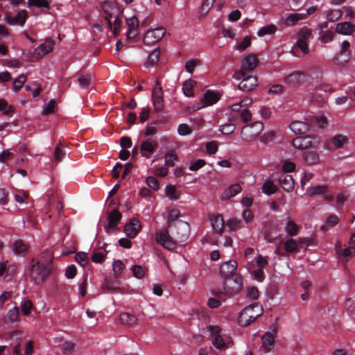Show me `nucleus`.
<instances>
[{
	"label": "nucleus",
	"mask_w": 355,
	"mask_h": 355,
	"mask_svg": "<svg viewBox=\"0 0 355 355\" xmlns=\"http://www.w3.org/2000/svg\"><path fill=\"white\" fill-rule=\"evenodd\" d=\"M277 329L274 328L273 331H266L261 337L262 347L264 352H270L274 347L275 334Z\"/></svg>",
	"instance_id": "f3484780"
},
{
	"label": "nucleus",
	"mask_w": 355,
	"mask_h": 355,
	"mask_svg": "<svg viewBox=\"0 0 355 355\" xmlns=\"http://www.w3.org/2000/svg\"><path fill=\"white\" fill-rule=\"evenodd\" d=\"M290 129L295 135H303L309 131V125L302 121H294L291 123Z\"/></svg>",
	"instance_id": "5701e85b"
},
{
	"label": "nucleus",
	"mask_w": 355,
	"mask_h": 355,
	"mask_svg": "<svg viewBox=\"0 0 355 355\" xmlns=\"http://www.w3.org/2000/svg\"><path fill=\"white\" fill-rule=\"evenodd\" d=\"M241 277L239 275H236L224 280L223 290L216 291L214 294L219 298L221 297L223 294L232 295L237 293L241 290Z\"/></svg>",
	"instance_id": "20e7f679"
},
{
	"label": "nucleus",
	"mask_w": 355,
	"mask_h": 355,
	"mask_svg": "<svg viewBox=\"0 0 355 355\" xmlns=\"http://www.w3.org/2000/svg\"><path fill=\"white\" fill-rule=\"evenodd\" d=\"M234 78L237 80H241L238 87L242 91H251L257 85V77L253 76H246L243 71L235 75Z\"/></svg>",
	"instance_id": "6e6552de"
},
{
	"label": "nucleus",
	"mask_w": 355,
	"mask_h": 355,
	"mask_svg": "<svg viewBox=\"0 0 355 355\" xmlns=\"http://www.w3.org/2000/svg\"><path fill=\"white\" fill-rule=\"evenodd\" d=\"M303 159L307 164H314L319 161V155L315 151L307 150L303 153Z\"/></svg>",
	"instance_id": "7c9ffc66"
},
{
	"label": "nucleus",
	"mask_w": 355,
	"mask_h": 355,
	"mask_svg": "<svg viewBox=\"0 0 355 355\" xmlns=\"http://www.w3.org/2000/svg\"><path fill=\"white\" fill-rule=\"evenodd\" d=\"M20 306L21 309V312L24 315H30L33 308L32 302L29 299L26 297L22 298L20 303Z\"/></svg>",
	"instance_id": "4c0bfd02"
},
{
	"label": "nucleus",
	"mask_w": 355,
	"mask_h": 355,
	"mask_svg": "<svg viewBox=\"0 0 355 355\" xmlns=\"http://www.w3.org/2000/svg\"><path fill=\"white\" fill-rule=\"evenodd\" d=\"M261 190L263 193L270 196L276 191V187L272 182L266 181L263 183Z\"/></svg>",
	"instance_id": "49530a36"
},
{
	"label": "nucleus",
	"mask_w": 355,
	"mask_h": 355,
	"mask_svg": "<svg viewBox=\"0 0 355 355\" xmlns=\"http://www.w3.org/2000/svg\"><path fill=\"white\" fill-rule=\"evenodd\" d=\"M76 261L82 266H85L88 261L87 254L86 252H80L76 254Z\"/></svg>",
	"instance_id": "13d9d810"
},
{
	"label": "nucleus",
	"mask_w": 355,
	"mask_h": 355,
	"mask_svg": "<svg viewBox=\"0 0 355 355\" xmlns=\"http://www.w3.org/2000/svg\"><path fill=\"white\" fill-rule=\"evenodd\" d=\"M178 132L181 136H185L191 134V130L187 124L181 123L178 128Z\"/></svg>",
	"instance_id": "052dcab7"
},
{
	"label": "nucleus",
	"mask_w": 355,
	"mask_h": 355,
	"mask_svg": "<svg viewBox=\"0 0 355 355\" xmlns=\"http://www.w3.org/2000/svg\"><path fill=\"white\" fill-rule=\"evenodd\" d=\"M62 145L60 142L55 147L54 152V159L57 162H60L65 156L66 153L62 149Z\"/></svg>",
	"instance_id": "09e8293b"
},
{
	"label": "nucleus",
	"mask_w": 355,
	"mask_h": 355,
	"mask_svg": "<svg viewBox=\"0 0 355 355\" xmlns=\"http://www.w3.org/2000/svg\"><path fill=\"white\" fill-rule=\"evenodd\" d=\"M263 311L257 303L245 306L240 313L238 322L241 327H247L262 315Z\"/></svg>",
	"instance_id": "7ed1b4c3"
},
{
	"label": "nucleus",
	"mask_w": 355,
	"mask_h": 355,
	"mask_svg": "<svg viewBox=\"0 0 355 355\" xmlns=\"http://www.w3.org/2000/svg\"><path fill=\"white\" fill-rule=\"evenodd\" d=\"M279 183L286 191H290L294 187V181L292 176L288 174L282 175L279 178Z\"/></svg>",
	"instance_id": "bb28decb"
},
{
	"label": "nucleus",
	"mask_w": 355,
	"mask_h": 355,
	"mask_svg": "<svg viewBox=\"0 0 355 355\" xmlns=\"http://www.w3.org/2000/svg\"><path fill=\"white\" fill-rule=\"evenodd\" d=\"M277 30L276 26L274 24H269L261 28H260L257 34L260 37L265 36L266 35H271L274 34Z\"/></svg>",
	"instance_id": "c03bdc74"
},
{
	"label": "nucleus",
	"mask_w": 355,
	"mask_h": 355,
	"mask_svg": "<svg viewBox=\"0 0 355 355\" xmlns=\"http://www.w3.org/2000/svg\"><path fill=\"white\" fill-rule=\"evenodd\" d=\"M342 15V12L340 10H333L328 12L327 19L330 21H335L338 20Z\"/></svg>",
	"instance_id": "bf43d9fd"
},
{
	"label": "nucleus",
	"mask_w": 355,
	"mask_h": 355,
	"mask_svg": "<svg viewBox=\"0 0 355 355\" xmlns=\"http://www.w3.org/2000/svg\"><path fill=\"white\" fill-rule=\"evenodd\" d=\"M26 20V12L25 10L19 11L15 16L6 15L5 16V21L12 26H24Z\"/></svg>",
	"instance_id": "412c9836"
},
{
	"label": "nucleus",
	"mask_w": 355,
	"mask_h": 355,
	"mask_svg": "<svg viewBox=\"0 0 355 355\" xmlns=\"http://www.w3.org/2000/svg\"><path fill=\"white\" fill-rule=\"evenodd\" d=\"M327 191L328 189L326 185H317L311 187L307 189V192L310 196L326 194Z\"/></svg>",
	"instance_id": "58836bf2"
},
{
	"label": "nucleus",
	"mask_w": 355,
	"mask_h": 355,
	"mask_svg": "<svg viewBox=\"0 0 355 355\" xmlns=\"http://www.w3.org/2000/svg\"><path fill=\"white\" fill-rule=\"evenodd\" d=\"M54 46L55 41L52 38L49 37L35 49V53L39 57H42L52 51Z\"/></svg>",
	"instance_id": "4be33fe9"
},
{
	"label": "nucleus",
	"mask_w": 355,
	"mask_h": 355,
	"mask_svg": "<svg viewBox=\"0 0 355 355\" xmlns=\"http://www.w3.org/2000/svg\"><path fill=\"white\" fill-rule=\"evenodd\" d=\"M350 44L345 40L341 43L338 52L334 56L333 61L337 65H345L351 58V51L349 50Z\"/></svg>",
	"instance_id": "0eeeda50"
},
{
	"label": "nucleus",
	"mask_w": 355,
	"mask_h": 355,
	"mask_svg": "<svg viewBox=\"0 0 355 355\" xmlns=\"http://www.w3.org/2000/svg\"><path fill=\"white\" fill-rule=\"evenodd\" d=\"M196 82L193 80H187L182 84V91L184 94L187 97H191L193 96V87L196 85Z\"/></svg>",
	"instance_id": "2f4dec72"
},
{
	"label": "nucleus",
	"mask_w": 355,
	"mask_h": 355,
	"mask_svg": "<svg viewBox=\"0 0 355 355\" xmlns=\"http://www.w3.org/2000/svg\"><path fill=\"white\" fill-rule=\"evenodd\" d=\"M140 229V222L136 218H132L125 225L124 232L129 238L133 239L137 236Z\"/></svg>",
	"instance_id": "a211bd4d"
},
{
	"label": "nucleus",
	"mask_w": 355,
	"mask_h": 355,
	"mask_svg": "<svg viewBox=\"0 0 355 355\" xmlns=\"http://www.w3.org/2000/svg\"><path fill=\"white\" fill-rule=\"evenodd\" d=\"M101 8L105 15V19L110 28H112L111 18L117 15L118 9L111 3L105 1L101 4Z\"/></svg>",
	"instance_id": "dca6fc26"
},
{
	"label": "nucleus",
	"mask_w": 355,
	"mask_h": 355,
	"mask_svg": "<svg viewBox=\"0 0 355 355\" xmlns=\"http://www.w3.org/2000/svg\"><path fill=\"white\" fill-rule=\"evenodd\" d=\"M120 322L123 324L133 325L137 322V318L130 313H123L119 316Z\"/></svg>",
	"instance_id": "e433bc0d"
},
{
	"label": "nucleus",
	"mask_w": 355,
	"mask_h": 355,
	"mask_svg": "<svg viewBox=\"0 0 355 355\" xmlns=\"http://www.w3.org/2000/svg\"><path fill=\"white\" fill-rule=\"evenodd\" d=\"M164 163L167 166H173L178 159V156L173 150L168 151L164 155Z\"/></svg>",
	"instance_id": "ea45409f"
},
{
	"label": "nucleus",
	"mask_w": 355,
	"mask_h": 355,
	"mask_svg": "<svg viewBox=\"0 0 355 355\" xmlns=\"http://www.w3.org/2000/svg\"><path fill=\"white\" fill-rule=\"evenodd\" d=\"M121 285L118 282L114 281L112 278L107 277L105 279L103 288L105 290L106 292L117 290L120 288Z\"/></svg>",
	"instance_id": "72a5a7b5"
},
{
	"label": "nucleus",
	"mask_w": 355,
	"mask_h": 355,
	"mask_svg": "<svg viewBox=\"0 0 355 355\" xmlns=\"http://www.w3.org/2000/svg\"><path fill=\"white\" fill-rule=\"evenodd\" d=\"M134 277L137 279H141L144 275V268L139 265H135L131 268Z\"/></svg>",
	"instance_id": "4d7b16f0"
},
{
	"label": "nucleus",
	"mask_w": 355,
	"mask_h": 355,
	"mask_svg": "<svg viewBox=\"0 0 355 355\" xmlns=\"http://www.w3.org/2000/svg\"><path fill=\"white\" fill-rule=\"evenodd\" d=\"M166 195L171 200H177L178 198V194L177 193L176 189L173 185H167L165 189Z\"/></svg>",
	"instance_id": "6e6d98bb"
},
{
	"label": "nucleus",
	"mask_w": 355,
	"mask_h": 355,
	"mask_svg": "<svg viewBox=\"0 0 355 355\" xmlns=\"http://www.w3.org/2000/svg\"><path fill=\"white\" fill-rule=\"evenodd\" d=\"M306 17V14L304 13H290L284 19V24L286 26H293L296 24L300 20L304 19Z\"/></svg>",
	"instance_id": "c85d7f7f"
},
{
	"label": "nucleus",
	"mask_w": 355,
	"mask_h": 355,
	"mask_svg": "<svg viewBox=\"0 0 355 355\" xmlns=\"http://www.w3.org/2000/svg\"><path fill=\"white\" fill-rule=\"evenodd\" d=\"M28 3L31 6L44 8L48 10L50 8L49 3L47 0H28Z\"/></svg>",
	"instance_id": "8fccbe9b"
},
{
	"label": "nucleus",
	"mask_w": 355,
	"mask_h": 355,
	"mask_svg": "<svg viewBox=\"0 0 355 355\" xmlns=\"http://www.w3.org/2000/svg\"><path fill=\"white\" fill-rule=\"evenodd\" d=\"M12 249L16 254H21L26 251V245L21 241H16L13 243Z\"/></svg>",
	"instance_id": "864d4df0"
},
{
	"label": "nucleus",
	"mask_w": 355,
	"mask_h": 355,
	"mask_svg": "<svg viewBox=\"0 0 355 355\" xmlns=\"http://www.w3.org/2000/svg\"><path fill=\"white\" fill-rule=\"evenodd\" d=\"M263 129V125L259 121L245 125L241 131L242 139L246 141H252L262 132Z\"/></svg>",
	"instance_id": "39448f33"
},
{
	"label": "nucleus",
	"mask_w": 355,
	"mask_h": 355,
	"mask_svg": "<svg viewBox=\"0 0 355 355\" xmlns=\"http://www.w3.org/2000/svg\"><path fill=\"white\" fill-rule=\"evenodd\" d=\"M46 259H41L35 263L33 261L28 273L31 279L35 283L40 284L44 282L52 270V254L50 252L46 253Z\"/></svg>",
	"instance_id": "f03ea898"
},
{
	"label": "nucleus",
	"mask_w": 355,
	"mask_h": 355,
	"mask_svg": "<svg viewBox=\"0 0 355 355\" xmlns=\"http://www.w3.org/2000/svg\"><path fill=\"white\" fill-rule=\"evenodd\" d=\"M220 98V96L218 92L209 89L204 94L203 98L201 99L202 105H197L193 108V110H198L212 105L217 103Z\"/></svg>",
	"instance_id": "f8f14e48"
},
{
	"label": "nucleus",
	"mask_w": 355,
	"mask_h": 355,
	"mask_svg": "<svg viewBox=\"0 0 355 355\" xmlns=\"http://www.w3.org/2000/svg\"><path fill=\"white\" fill-rule=\"evenodd\" d=\"M113 271L116 277H118L124 269V264L121 260H115L112 263Z\"/></svg>",
	"instance_id": "603ef678"
},
{
	"label": "nucleus",
	"mask_w": 355,
	"mask_h": 355,
	"mask_svg": "<svg viewBox=\"0 0 355 355\" xmlns=\"http://www.w3.org/2000/svg\"><path fill=\"white\" fill-rule=\"evenodd\" d=\"M241 190V187L239 184H232L222 193L220 198L222 200H227L239 193Z\"/></svg>",
	"instance_id": "393cba45"
},
{
	"label": "nucleus",
	"mask_w": 355,
	"mask_h": 355,
	"mask_svg": "<svg viewBox=\"0 0 355 355\" xmlns=\"http://www.w3.org/2000/svg\"><path fill=\"white\" fill-rule=\"evenodd\" d=\"M152 102L154 109L159 112L164 108L163 91L160 83L157 80L152 91Z\"/></svg>",
	"instance_id": "9d476101"
},
{
	"label": "nucleus",
	"mask_w": 355,
	"mask_h": 355,
	"mask_svg": "<svg viewBox=\"0 0 355 355\" xmlns=\"http://www.w3.org/2000/svg\"><path fill=\"white\" fill-rule=\"evenodd\" d=\"M155 147L148 141H143L140 146V150L141 156L146 158H149L150 156L155 152Z\"/></svg>",
	"instance_id": "cd10ccee"
},
{
	"label": "nucleus",
	"mask_w": 355,
	"mask_h": 355,
	"mask_svg": "<svg viewBox=\"0 0 355 355\" xmlns=\"http://www.w3.org/2000/svg\"><path fill=\"white\" fill-rule=\"evenodd\" d=\"M299 49L303 53V55L307 54L309 53V44L306 41H302L301 40H297L296 43L293 45L292 47L291 52L294 55H296L295 49Z\"/></svg>",
	"instance_id": "473e14b6"
},
{
	"label": "nucleus",
	"mask_w": 355,
	"mask_h": 355,
	"mask_svg": "<svg viewBox=\"0 0 355 355\" xmlns=\"http://www.w3.org/2000/svg\"><path fill=\"white\" fill-rule=\"evenodd\" d=\"M19 308L15 306L12 309H10L7 313L8 321L10 323L19 322Z\"/></svg>",
	"instance_id": "a19ab883"
},
{
	"label": "nucleus",
	"mask_w": 355,
	"mask_h": 355,
	"mask_svg": "<svg viewBox=\"0 0 355 355\" xmlns=\"http://www.w3.org/2000/svg\"><path fill=\"white\" fill-rule=\"evenodd\" d=\"M165 33L166 31L163 27L148 30L144 34L143 42L147 46L154 45L164 37Z\"/></svg>",
	"instance_id": "1a4fd4ad"
},
{
	"label": "nucleus",
	"mask_w": 355,
	"mask_h": 355,
	"mask_svg": "<svg viewBox=\"0 0 355 355\" xmlns=\"http://www.w3.org/2000/svg\"><path fill=\"white\" fill-rule=\"evenodd\" d=\"M211 224L213 230L219 234H222L225 227L223 217L220 214L210 218Z\"/></svg>",
	"instance_id": "a878e982"
},
{
	"label": "nucleus",
	"mask_w": 355,
	"mask_h": 355,
	"mask_svg": "<svg viewBox=\"0 0 355 355\" xmlns=\"http://www.w3.org/2000/svg\"><path fill=\"white\" fill-rule=\"evenodd\" d=\"M305 74L302 72H293L284 78V83L289 87H295L304 82Z\"/></svg>",
	"instance_id": "aec40b11"
},
{
	"label": "nucleus",
	"mask_w": 355,
	"mask_h": 355,
	"mask_svg": "<svg viewBox=\"0 0 355 355\" xmlns=\"http://www.w3.org/2000/svg\"><path fill=\"white\" fill-rule=\"evenodd\" d=\"M241 221L238 219H231L227 221V225L231 231H236L241 227Z\"/></svg>",
	"instance_id": "69168bd1"
},
{
	"label": "nucleus",
	"mask_w": 355,
	"mask_h": 355,
	"mask_svg": "<svg viewBox=\"0 0 355 355\" xmlns=\"http://www.w3.org/2000/svg\"><path fill=\"white\" fill-rule=\"evenodd\" d=\"M105 254L102 252L95 251L92 255V261L94 263H100L104 261Z\"/></svg>",
	"instance_id": "338daca9"
},
{
	"label": "nucleus",
	"mask_w": 355,
	"mask_h": 355,
	"mask_svg": "<svg viewBox=\"0 0 355 355\" xmlns=\"http://www.w3.org/2000/svg\"><path fill=\"white\" fill-rule=\"evenodd\" d=\"M348 138L345 135H336L325 145L324 148L329 150L343 148L347 143Z\"/></svg>",
	"instance_id": "4468645a"
},
{
	"label": "nucleus",
	"mask_w": 355,
	"mask_h": 355,
	"mask_svg": "<svg viewBox=\"0 0 355 355\" xmlns=\"http://www.w3.org/2000/svg\"><path fill=\"white\" fill-rule=\"evenodd\" d=\"M235 128H236V127L234 124L226 123V124L220 125V131L223 134L229 135V134L232 133L234 131Z\"/></svg>",
	"instance_id": "680f3d73"
},
{
	"label": "nucleus",
	"mask_w": 355,
	"mask_h": 355,
	"mask_svg": "<svg viewBox=\"0 0 355 355\" xmlns=\"http://www.w3.org/2000/svg\"><path fill=\"white\" fill-rule=\"evenodd\" d=\"M78 81L80 87L87 88L92 82V76L90 74L80 75Z\"/></svg>",
	"instance_id": "79ce46f5"
},
{
	"label": "nucleus",
	"mask_w": 355,
	"mask_h": 355,
	"mask_svg": "<svg viewBox=\"0 0 355 355\" xmlns=\"http://www.w3.org/2000/svg\"><path fill=\"white\" fill-rule=\"evenodd\" d=\"M206 162L202 159H199L197 161L191 163L189 166V170L191 171H197L205 165Z\"/></svg>",
	"instance_id": "e2e57ef3"
},
{
	"label": "nucleus",
	"mask_w": 355,
	"mask_h": 355,
	"mask_svg": "<svg viewBox=\"0 0 355 355\" xmlns=\"http://www.w3.org/2000/svg\"><path fill=\"white\" fill-rule=\"evenodd\" d=\"M334 37V33L332 31L327 30L321 33V42L327 44L333 41Z\"/></svg>",
	"instance_id": "3c124183"
},
{
	"label": "nucleus",
	"mask_w": 355,
	"mask_h": 355,
	"mask_svg": "<svg viewBox=\"0 0 355 355\" xmlns=\"http://www.w3.org/2000/svg\"><path fill=\"white\" fill-rule=\"evenodd\" d=\"M159 53L160 51L159 49H155L152 51L148 55L145 66L146 67L154 66L159 60Z\"/></svg>",
	"instance_id": "f704fd0d"
},
{
	"label": "nucleus",
	"mask_w": 355,
	"mask_h": 355,
	"mask_svg": "<svg viewBox=\"0 0 355 355\" xmlns=\"http://www.w3.org/2000/svg\"><path fill=\"white\" fill-rule=\"evenodd\" d=\"M251 44L250 36H245L241 41H237L234 46V50H238L240 53L245 51Z\"/></svg>",
	"instance_id": "c9c22d12"
},
{
	"label": "nucleus",
	"mask_w": 355,
	"mask_h": 355,
	"mask_svg": "<svg viewBox=\"0 0 355 355\" xmlns=\"http://www.w3.org/2000/svg\"><path fill=\"white\" fill-rule=\"evenodd\" d=\"M311 144V141L309 137H297L293 141V146L297 149H305Z\"/></svg>",
	"instance_id": "c756f323"
},
{
	"label": "nucleus",
	"mask_w": 355,
	"mask_h": 355,
	"mask_svg": "<svg viewBox=\"0 0 355 355\" xmlns=\"http://www.w3.org/2000/svg\"><path fill=\"white\" fill-rule=\"evenodd\" d=\"M178 230L182 232L181 234L178 232L176 238L174 239L169 234L166 228H162L155 236V240L157 243L162 245L164 248L173 250L176 247V242H184L188 238L189 225L187 223H180L178 225Z\"/></svg>",
	"instance_id": "f257e3e1"
},
{
	"label": "nucleus",
	"mask_w": 355,
	"mask_h": 355,
	"mask_svg": "<svg viewBox=\"0 0 355 355\" xmlns=\"http://www.w3.org/2000/svg\"><path fill=\"white\" fill-rule=\"evenodd\" d=\"M238 264L235 260H229L223 262L220 267V273L223 280L236 276V270Z\"/></svg>",
	"instance_id": "9b49d317"
},
{
	"label": "nucleus",
	"mask_w": 355,
	"mask_h": 355,
	"mask_svg": "<svg viewBox=\"0 0 355 355\" xmlns=\"http://www.w3.org/2000/svg\"><path fill=\"white\" fill-rule=\"evenodd\" d=\"M108 223L104 225L106 232L117 230V225L121 219V214L116 209L112 210L108 215Z\"/></svg>",
	"instance_id": "2eb2a0df"
},
{
	"label": "nucleus",
	"mask_w": 355,
	"mask_h": 355,
	"mask_svg": "<svg viewBox=\"0 0 355 355\" xmlns=\"http://www.w3.org/2000/svg\"><path fill=\"white\" fill-rule=\"evenodd\" d=\"M146 184L150 187L152 188L153 189H154L155 191H157L159 189V182L157 181V180L153 177V176H149L146 178Z\"/></svg>",
	"instance_id": "0e129e2a"
},
{
	"label": "nucleus",
	"mask_w": 355,
	"mask_h": 355,
	"mask_svg": "<svg viewBox=\"0 0 355 355\" xmlns=\"http://www.w3.org/2000/svg\"><path fill=\"white\" fill-rule=\"evenodd\" d=\"M355 29V26L351 22L345 21L338 23L336 27V32L343 35H351Z\"/></svg>",
	"instance_id": "b1692460"
},
{
	"label": "nucleus",
	"mask_w": 355,
	"mask_h": 355,
	"mask_svg": "<svg viewBox=\"0 0 355 355\" xmlns=\"http://www.w3.org/2000/svg\"><path fill=\"white\" fill-rule=\"evenodd\" d=\"M311 35L312 31L310 28L302 27L297 33L298 40L307 42L311 37Z\"/></svg>",
	"instance_id": "37998d69"
},
{
	"label": "nucleus",
	"mask_w": 355,
	"mask_h": 355,
	"mask_svg": "<svg viewBox=\"0 0 355 355\" xmlns=\"http://www.w3.org/2000/svg\"><path fill=\"white\" fill-rule=\"evenodd\" d=\"M207 328L211 337L213 346L218 350L225 349L227 347V343L221 334V328L218 325H209Z\"/></svg>",
	"instance_id": "423d86ee"
},
{
	"label": "nucleus",
	"mask_w": 355,
	"mask_h": 355,
	"mask_svg": "<svg viewBox=\"0 0 355 355\" xmlns=\"http://www.w3.org/2000/svg\"><path fill=\"white\" fill-rule=\"evenodd\" d=\"M299 227L293 221L288 220L286 223V232L289 236H295L297 234Z\"/></svg>",
	"instance_id": "a18cd8bd"
},
{
	"label": "nucleus",
	"mask_w": 355,
	"mask_h": 355,
	"mask_svg": "<svg viewBox=\"0 0 355 355\" xmlns=\"http://www.w3.org/2000/svg\"><path fill=\"white\" fill-rule=\"evenodd\" d=\"M284 248L287 252H293L297 249V242L293 239H288L284 243Z\"/></svg>",
	"instance_id": "5fc2aeb1"
},
{
	"label": "nucleus",
	"mask_w": 355,
	"mask_h": 355,
	"mask_svg": "<svg viewBox=\"0 0 355 355\" xmlns=\"http://www.w3.org/2000/svg\"><path fill=\"white\" fill-rule=\"evenodd\" d=\"M26 81V76L24 74H20L12 82V89L17 92L19 89L21 88L24 83Z\"/></svg>",
	"instance_id": "de8ad7c7"
},
{
	"label": "nucleus",
	"mask_w": 355,
	"mask_h": 355,
	"mask_svg": "<svg viewBox=\"0 0 355 355\" xmlns=\"http://www.w3.org/2000/svg\"><path fill=\"white\" fill-rule=\"evenodd\" d=\"M55 106V101L53 99H51L50 101H49L46 106L43 109L42 114H49L53 112L54 108Z\"/></svg>",
	"instance_id": "774afa93"
},
{
	"label": "nucleus",
	"mask_w": 355,
	"mask_h": 355,
	"mask_svg": "<svg viewBox=\"0 0 355 355\" xmlns=\"http://www.w3.org/2000/svg\"><path fill=\"white\" fill-rule=\"evenodd\" d=\"M125 23L128 26L127 39L135 38L139 34V21L137 18L135 16L126 18Z\"/></svg>",
	"instance_id": "ddd939ff"
},
{
	"label": "nucleus",
	"mask_w": 355,
	"mask_h": 355,
	"mask_svg": "<svg viewBox=\"0 0 355 355\" xmlns=\"http://www.w3.org/2000/svg\"><path fill=\"white\" fill-rule=\"evenodd\" d=\"M258 65V60L251 53L245 54L242 57L241 69L243 71H252Z\"/></svg>",
	"instance_id": "6ab92c4d"
}]
</instances>
